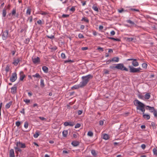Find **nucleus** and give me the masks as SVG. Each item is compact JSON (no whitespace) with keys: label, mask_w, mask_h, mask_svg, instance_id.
<instances>
[{"label":"nucleus","mask_w":157,"mask_h":157,"mask_svg":"<svg viewBox=\"0 0 157 157\" xmlns=\"http://www.w3.org/2000/svg\"><path fill=\"white\" fill-rule=\"evenodd\" d=\"M68 134V130H64L62 132L63 136L64 137H66L67 136V135Z\"/></svg>","instance_id":"nucleus-19"},{"label":"nucleus","mask_w":157,"mask_h":157,"mask_svg":"<svg viewBox=\"0 0 157 157\" xmlns=\"http://www.w3.org/2000/svg\"><path fill=\"white\" fill-rule=\"evenodd\" d=\"M19 146V147L23 148H25L26 147L25 144L22 143L20 142Z\"/></svg>","instance_id":"nucleus-26"},{"label":"nucleus","mask_w":157,"mask_h":157,"mask_svg":"<svg viewBox=\"0 0 157 157\" xmlns=\"http://www.w3.org/2000/svg\"><path fill=\"white\" fill-rule=\"evenodd\" d=\"M140 110L142 112V114L143 115H144V114H145L144 113V112L145 111V107H144L143 109H141Z\"/></svg>","instance_id":"nucleus-57"},{"label":"nucleus","mask_w":157,"mask_h":157,"mask_svg":"<svg viewBox=\"0 0 157 157\" xmlns=\"http://www.w3.org/2000/svg\"><path fill=\"white\" fill-rule=\"evenodd\" d=\"M91 153L94 156L96 157L97 156V154L96 152L95 151L94 149H92L91 150Z\"/></svg>","instance_id":"nucleus-30"},{"label":"nucleus","mask_w":157,"mask_h":157,"mask_svg":"<svg viewBox=\"0 0 157 157\" xmlns=\"http://www.w3.org/2000/svg\"><path fill=\"white\" fill-rule=\"evenodd\" d=\"M130 10L133 11H135L137 12H139V10L138 9H133V8H131L130 9Z\"/></svg>","instance_id":"nucleus-56"},{"label":"nucleus","mask_w":157,"mask_h":157,"mask_svg":"<svg viewBox=\"0 0 157 157\" xmlns=\"http://www.w3.org/2000/svg\"><path fill=\"white\" fill-rule=\"evenodd\" d=\"M40 85L42 87H44V80L43 79H41L40 80Z\"/></svg>","instance_id":"nucleus-36"},{"label":"nucleus","mask_w":157,"mask_h":157,"mask_svg":"<svg viewBox=\"0 0 157 157\" xmlns=\"http://www.w3.org/2000/svg\"><path fill=\"white\" fill-rule=\"evenodd\" d=\"M8 34V31L6 30L2 32V37L3 40H6L7 38Z\"/></svg>","instance_id":"nucleus-6"},{"label":"nucleus","mask_w":157,"mask_h":157,"mask_svg":"<svg viewBox=\"0 0 157 157\" xmlns=\"http://www.w3.org/2000/svg\"><path fill=\"white\" fill-rule=\"evenodd\" d=\"M87 135L88 136H92L93 135V133L91 131H89L87 133Z\"/></svg>","instance_id":"nucleus-37"},{"label":"nucleus","mask_w":157,"mask_h":157,"mask_svg":"<svg viewBox=\"0 0 157 157\" xmlns=\"http://www.w3.org/2000/svg\"><path fill=\"white\" fill-rule=\"evenodd\" d=\"M114 65H116V69H117L120 70L122 71H128V69L124 66L123 63H120Z\"/></svg>","instance_id":"nucleus-3"},{"label":"nucleus","mask_w":157,"mask_h":157,"mask_svg":"<svg viewBox=\"0 0 157 157\" xmlns=\"http://www.w3.org/2000/svg\"><path fill=\"white\" fill-rule=\"evenodd\" d=\"M118 11L119 13H121L125 11V10H124L123 8H121L120 10L118 9Z\"/></svg>","instance_id":"nucleus-49"},{"label":"nucleus","mask_w":157,"mask_h":157,"mask_svg":"<svg viewBox=\"0 0 157 157\" xmlns=\"http://www.w3.org/2000/svg\"><path fill=\"white\" fill-rule=\"evenodd\" d=\"M79 142L77 141H73L72 142L71 144L74 147H76L79 145Z\"/></svg>","instance_id":"nucleus-15"},{"label":"nucleus","mask_w":157,"mask_h":157,"mask_svg":"<svg viewBox=\"0 0 157 157\" xmlns=\"http://www.w3.org/2000/svg\"><path fill=\"white\" fill-rule=\"evenodd\" d=\"M143 118L146 120H149L150 118V116L149 115L145 114L143 115Z\"/></svg>","instance_id":"nucleus-17"},{"label":"nucleus","mask_w":157,"mask_h":157,"mask_svg":"<svg viewBox=\"0 0 157 157\" xmlns=\"http://www.w3.org/2000/svg\"><path fill=\"white\" fill-rule=\"evenodd\" d=\"M88 49V48L87 47H83L81 48V49L83 50H85Z\"/></svg>","instance_id":"nucleus-61"},{"label":"nucleus","mask_w":157,"mask_h":157,"mask_svg":"<svg viewBox=\"0 0 157 157\" xmlns=\"http://www.w3.org/2000/svg\"><path fill=\"white\" fill-rule=\"evenodd\" d=\"M32 76L34 78H41V76L38 73H36L35 75H33Z\"/></svg>","instance_id":"nucleus-28"},{"label":"nucleus","mask_w":157,"mask_h":157,"mask_svg":"<svg viewBox=\"0 0 157 157\" xmlns=\"http://www.w3.org/2000/svg\"><path fill=\"white\" fill-rule=\"evenodd\" d=\"M21 61L20 58H13V62L12 63L14 65L16 66L17 65L19 62Z\"/></svg>","instance_id":"nucleus-8"},{"label":"nucleus","mask_w":157,"mask_h":157,"mask_svg":"<svg viewBox=\"0 0 157 157\" xmlns=\"http://www.w3.org/2000/svg\"><path fill=\"white\" fill-rule=\"evenodd\" d=\"M147 63H144L142 64V67L145 69L147 68Z\"/></svg>","instance_id":"nucleus-41"},{"label":"nucleus","mask_w":157,"mask_h":157,"mask_svg":"<svg viewBox=\"0 0 157 157\" xmlns=\"http://www.w3.org/2000/svg\"><path fill=\"white\" fill-rule=\"evenodd\" d=\"M6 9L5 8H4L2 10V16L4 17H5L6 16Z\"/></svg>","instance_id":"nucleus-25"},{"label":"nucleus","mask_w":157,"mask_h":157,"mask_svg":"<svg viewBox=\"0 0 157 157\" xmlns=\"http://www.w3.org/2000/svg\"><path fill=\"white\" fill-rule=\"evenodd\" d=\"M104 74H109V71L107 69H104Z\"/></svg>","instance_id":"nucleus-45"},{"label":"nucleus","mask_w":157,"mask_h":157,"mask_svg":"<svg viewBox=\"0 0 157 157\" xmlns=\"http://www.w3.org/2000/svg\"><path fill=\"white\" fill-rule=\"evenodd\" d=\"M97 49L100 52H103L104 51V49L100 47H98L97 48Z\"/></svg>","instance_id":"nucleus-39"},{"label":"nucleus","mask_w":157,"mask_h":157,"mask_svg":"<svg viewBox=\"0 0 157 157\" xmlns=\"http://www.w3.org/2000/svg\"><path fill=\"white\" fill-rule=\"evenodd\" d=\"M83 86H82L81 84L80 83V84L78 85H75L74 86H73L71 88V89L72 90L73 89H77L79 88H82Z\"/></svg>","instance_id":"nucleus-12"},{"label":"nucleus","mask_w":157,"mask_h":157,"mask_svg":"<svg viewBox=\"0 0 157 157\" xmlns=\"http://www.w3.org/2000/svg\"><path fill=\"white\" fill-rule=\"evenodd\" d=\"M61 56L62 59H64L66 58V56L64 53H62L61 54Z\"/></svg>","instance_id":"nucleus-53"},{"label":"nucleus","mask_w":157,"mask_h":157,"mask_svg":"<svg viewBox=\"0 0 157 157\" xmlns=\"http://www.w3.org/2000/svg\"><path fill=\"white\" fill-rule=\"evenodd\" d=\"M69 16V15L68 14H63L62 15V17H67Z\"/></svg>","instance_id":"nucleus-62"},{"label":"nucleus","mask_w":157,"mask_h":157,"mask_svg":"<svg viewBox=\"0 0 157 157\" xmlns=\"http://www.w3.org/2000/svg\"><path fill=\"white\" fill-rule=\"evenodd\" d=\"M146 109H148L151 112H153L155 110L154 107H151L149 105L147 106Z\"/></svg>","instance_id":"nucleus-11"},{"label":"nucleus","mask_w":157,"mask_h":157,"mask_svg":"<svg viewBox=\"0 0 157 157\" xmlns=\"http://www.w3.org/2000/svg\"><path fill=\"white\" fill-rule=\"evenodd\" d=\"M127 61L133 60L132 62V64L134 67H137L139 66V63L137 62L136 59H127Z\"/></svg>","instance_id":"nucleus-5"},{"label":"nucleus","mask_w":157,"mask_h":157,"mask_svg":"<svg viewBox=\"0 0 157 157\" xmlns=\"http://www.w3.org/2000/svg\"><path fill=\"white\" fill-rule=\"evenodd\" d=\"M81 126V124H80L77 123L75 125V128H79Z\"/></svg>","instance_id":"nucleus-50"},{"label":"nucleus","mask_w":157,"mask_h":157,"mask_svg":"<svg viewBox=\"0 0 157 157\" xmlns=\"http://www.w3.org/2000/svg\"><path fill=\"white\" fill-rule=\"evenodd\" d=\"M134 39L133 38H128V37L127 39V41L128 42L132 41Z\"/></svg>","instance_id":"nucleus-42"},{"label":"nucleus","mask_w":157,"mask_h":157,"mask_svg":"<svg viewBox=\"0 0 157 157\" xmlns=\"http://www.w3.org/2000/svg\"><path fill=\"white\" fill-rule=\"evenodd\" d=\"M93 77V75L90 74H89L85 76H83L82 77V81L80 83L83 87L86 85L90 79L92 78Z\"/></svg>","instance_id":"nucleus-1"},{"label":"nucleus","mask_w":157,"mask_h":157,"mask_svg":"<svg viewBox=\"0 0 157 157\" xmlns=\"http://www.w3.org/2000/svg\"><path fill=\"white\" fill-rule=\"evenodd\" d=\"M153 151L154 153V154L155 155L157 156V150L155 148H154L153 149Z\"/></svg>","instance_id":"nucleus-38"},{"label":"nucleus","mask_w":157,"mask_h":157,"mask_svg":"<svg viewBox=\"0 0 157 157\" xmlns=\"http://www.w3.org/2000/svg\"><path fill=\"white\" fill-rule=\"evenodd\" d=\"M112 62H117L119 61V58L118 57H114L111 59Z\"/></svg>","instance_id":"nucleus-20"},{"label":"nucleus","mask_w":157,"mask_h":157,"mask_svg":"<svg viewBox=\"0 0 157 157\" xmlns=\"http://www.w3.org/2000/svg\"><path fill=\"white\" fill-rule=\"evenodd\" d=\"M75 124V123L72 122H65L64 123V125L65 126H73Z\"/></svg>","instance_id":"nucleus-10"},{"label":"nucleus","mask_w":157,"mask_h":157,"mask_svg":"<svg viewBox=\"0 0 157 157\" xmlns=\"http://www.w3.org/2000/svg\"><path fill=\"white\" fill-rule=\"evenodd\" d=\"M17 92V87H12L11 89V92L12 94H14Z\"/></svg>","instance_id":"nucleus-16"},{"label":"nucleus","mask_w":157,"mask_h":157,"mask_svg":"<svg viewBox=\"0 0 157 157\" xmlns=\"http://www.w3.org/2000/svg\"><path fill=\"white\" fill-rule=\"evenodd\" d=\"M153 114L155 117L157 118V110H155L153 112Z\"/></svg>","instance_id":"nucleus-51"},{"label":"nucleus","mask_w":157,"mask_h":157,"mask_svg":"<svg viewBox=\"0 0 157 157\" xmlns=\"http://www.w3.org/2000/svg\"><path fill=\"white\" fill-rule=\"evenodd\" d=\"M82 110H78V115H81L82 113Z\"/></svg>","instance_id":"nucleus-63"},{"label":"nucleus","mask_w":157,"mask_h":157,"mask_svg":"<svg viewBox=\"0 0 157 157\" xmlns=\"http://www.w3.org/2000/svg\"><path fill=\"white\" fill-rule=\"evenodd\" d=\"M29 38L26 39L24 41L25 43L26 44H28L29 41Z\"/></svg>","instance_id":"nucleus-44"},{"label":"nucleus","mask_w":157,"mask_h":157,"mask_svg":"<svg viewBox=\"0 0 157 157\" xmlns=\"http://www.w3.org/2000/svg\"><path fill=\"white\" fill-rule=\"evenodd\" d=\"M40 135L39 132L36 131L35 134L33 135V136L35 138H37Z\"/></svg>","instance_id":"nucleus-31"},{"label":"nucleus","mask_w":157,"mask_h":157,"mask_svg":"<svg viewBox=\"0 0 157 157\" xmlns=\"http://www.w3.org/2000/svg\"><path fill=\"white\" fill-rule=\"evenodd\" d=\"M20 124H21V122L20 121H17L16 123V125L18 127L20 126Z\"/></svg>","instance_id":"nucleus-55"},{"label":"nucleus","mask_w":157,"mask_h":157,"mask_svg":"<svg viewBox=\"0 0 157 157\" xmlns=\"http://www.w3.org/2000/svg\"><path fill=\"white\" fill-rule=\"evenodd\" d=\"M81 21H83L87 23H88L89 22V20L86 17H83L81 20Z\"/></svg>","instance_id":"nucleus-27"},{"label":"nucleus","mask_w":157,"mask_h":157,"mask_svg":"<svg viewBox=\"0 0 157 157\" xmlns=\"http://www.w3.org/2000/svg\"><path fill=\"white\" fill-rule=\"evenodd\" d=\"M75 10V7L74 6L72 7L70 9V10L72 12H74Z\"/></svg>","instance_id":"nucleus-60"},{"label":"nucleus","mask_w":157,"mask_h":157,"mask_svg":"<svg viewBox=\"0 0 157 157\" xmlns=\"http://www.w3.org/2000/svg\"><path fill=\"white\" fill-rule=\"evenodd\" d=\"M142 149L143 150L146 147V146L145 144H142L141 146Z\"/></svg>","instance_id":"nucleus-59"},{"label":"nucleus","mask_w":157,"mask_h":157,"mask_svg":"<svg viewBox=\"0 0 157 157\" xmlns=\"http://www.w3.org/2000/svg\"><path fill=\"white\" fill-rule=\"evenodd\" d=\"M109 68L114 70L116 69V65L115 66H111L109 67Z\"/></svg>","instance_id":"nucleus-43"},{"label":"nucleus","mask_w":157,"mask_h":157,"mask_svg":"<svg viewBox=\"0 0 157 157\" xmlns=\"http://www.w3.org/2000/svg\"><path fill=\"white\" fill-rule=\"evenodd\" d=\"M32 60L33 63L34 64L39 63L40 62V59L39 57H37L36 58H33L32 57Z\"/></svg>","instance_id":"nucleus-9"},{"label":"nucleus","mask_w":157,"mask_h":157,"mask_svg":"<svg viewBox=\"0 0 157 157\" xmlns=\"http://www.w3.org/2000/svg\"><path fill=\"white\" fill-rule=\"evenodd\" d=\"M10 157H14L15 155L14 154V150L13 149H11L9 152Z\"/></svg>","instance_id":"nucleus-14"},{"label":"nucleus","mask_w":157,"mask_h":157,"mask_svg":"<svg viewBox=\"0 0 157 157\" xmlns=\"http://www.w3.org/2000/svg\"><path fill=\"white\" fill-rule=\"evenodd\" d=\"M20 80L21 81L23 80L25 76V75L24 74L23 72L22 71H21L20 73Z\"/></svg>","instance_id":"nucleus-13"},{"label":"nucleus","mask_w":157,"mask_h":157,"mask_svg":"<svg viewBox=\"0 0 157 157\" xmlns=\"http://www.w3.org/2000/svg\"><path fill=\"white\" fill-rule=\"evenodd\" d=\"M12 102L10 101L9 103H7L6 105V108L7 109L9 108L11 105L12 104Z\"/></svg>","instance_id":"nucleus-29"},{"label":"nucleus","mask_w":157,"mask_h":157,"mask_svg":"<svg viewBox=\"0 0 157 157\" xmlns=\"http://www.w3.org/2000/svg\"><path fill=\"white\" fill-rule=\"evenodd\" d=\"M126 21L127 22L131 24L132 25H133L135 24L133 22L130 20H127Z\"/></svg>","instance_id":"nucleus-35"},{"label":"nucleus","mask_w":157,"mask_h":157,"mask_svg":"<svg viewBox=\"0 0 157 157\" xmlns=\"http://www.w3.org/2000/svg\"><path fill=\"white\" fill-rule=\"evenodd\" d=\"M28 20H29L30 22H31L33 20V17L32 16L29 17L28 19Z\"/></svg>","instance_id":"nucleus-58"},{"label":"nucleus","mask_w":157,"mask_h":157,"mask_svg":"<svg viewBox=\"0 0 157 157\" xmlns=\"http://www.w3.org/2000/svg\"><path fill=\"white\" fill-rule=\"evenodd\" d=\"M46 36L49 38H50L51 39H53L54 38V36L53 35H51V36L47 35Z\"/></svg>","instance_id":"nucleus-40"},{"label":"nucleus","mask_w":157,"mask_h":157,"mask_svg":"<svg viewBox=\"0 0 157 157\" xmlns=\"http://www.w3.org/2000/svg\"><path fill=\"white\" fill-rule=\"evenodd\" d=\"M24 101L26 104H28L30 102V100L29 99H26L24 100Z\"/></svg>","instance_id":"nucleus-47"},{"label":"nucleus","mask_w":157,"mask_h":157,"mask_svg":"<svg viewBox=\"0 0 157 157\" xmlns=\"http://www.w3.org/2000/svg\"><path fill=\"white\" fill-rule=\"evenodd\" d=\"M11 14L12 16H15L16 14V10L15 8L13 9L12 12Z\"/></svg>","instance_id":"nucleus-33"},{"label":"nucleus","mask_w":157,"mask_h":157,"mask_svg":"<svg viewBox=\"0 0 157 157\" xmlns=\"http://www.w3.org/2000/svg\"><path fill=\"white\" fill-rule=\"evenodd\" d=\"M31 10L30 9H27V10L26 13L30 15L31 13Z\"/></svg>","instance_id":"nucleus-48"},{"label":"nucleus","mask_w":157,"mask_h":157,"mask_svg":"<svg viewBox=\"0 0 157 157\" xmlns=\"http://www.w3.org/2000/svg\"><path fill=\"white\" fill-rule=\"evenodd\" d=\"M103 139L105 140H107L109 139V136L106 134H104L103 135Z\"/></svg>","instance_id":"nucleus-18"},{"label":"nucleus","mask_w":157,"mask_h":157,"mask_svg":"<svg viewBox=\"0 0 157 157\" xmlns=\"http://www.w3.org/2000/svg\"><path fill=\"white\" fill-rule=\"evenodd\" d=\"M28 124L27 122L26 121L25 123L24 126L25 128H27L28 127Z\"/></svg>","instance_id":"nucleus-52"},{"label":"nucleus","mask_w":157,"mask_h":157,"mask_svg":"<svg viewBox=\"0 0 157 157\" xmlns=\"http://www.w3.org/2000/svg\"><path fill=\"white\" fill-rule=\"evenodd\" d=\"M74 62V61L72 60H66L64 61L65 63H68V62L72 63V62Z\"/></svg>","instance_id":"nucleus-46"},{"label":"nucleus","mask_w":157,"mask_h":157,"mask_svg":"<svg viewBox=\"0 0 157 157\" xmlns=\"http://www.w3.org/2000/svg\"><path fill=\"white\" fill-rule=\"evenodd\" d=\"M108 38L109 39L113 40L114 41H121V40L119 39H118V38H115L113 37H108Z\"/></svg>","instance_id":"nucleus-23"},{"label":"nucleus","mask_w":157,"mask_h":157,"mask_svg":"<svg viewBox=\"0 0 157 157\" xmlns=\"http://www.w3.org/2000/svg\"><path fill=\"white\" fill-rule=\"evenodd\" d=\"M42 70L45 73H47L48 71V68L45 66H43L42 67Z\"/></svg>","instance_id":"nucleus-21"},{"label":"nucleus","mask_w":157,"mask_h":157,"mask_svg":"<svg viewBox=\"0 0 157 157\" xmlns=\"http://www.w3.org/2000/svg\"><path fill=\"white\" fill-rule=\"evenodd\" d=\"M92 9L95 11H97V12H98V8L96 6H95L94 5L93 6H92Z\"/></svg>","instance_id":"nucleus-34"},{"label":"nucleus","mask_w":157,"mask_h":157,"mask_svg":"<svg viewBox=\"0 0 157 157\" xmlns=\"http://www.w3.org/2000/svg\"><path fill=\"white\" fill-rule=\"evenodd\" d=\"M17 79V74L16 72L12 74L11 77H10V80L12 82H13L15 81Z\"/></svg>","instance_id":"nucleus-7"},{"label":"nucleus","mask_w":157,"mask_h":157,"mask_svg":"<svg viewBox=\"0 0 157 157\" xmlns=\"http://www.w3.org/2000/svg\"><path fill=\"white\" fill-rule=\"evenodd\" d=\"M133 102L135 105L136 106L137 110H140L141 109L145 107V105L144 103L137 99H135Z\"/></svg>","instance_id":"nucleus-2"},{"label":"nucleus","mask_w":157,"mask_h":157,"mask_svg":"<svg viewBox=\"0 0 157 157\" xmlns=\"http://www.w3.org/2000/svg\"><path fill=\"white\" fill-rule=\"evenodd\" d=\"M138 97L141 99H144V96L142 95L141 93H139V94H138Z\"/></svg>","instance_id":"nucleus-32"},{"label":"nucleus","mask_w":157,"mask_h":157,"mask_svg":"<svg viewBox=\"0 0 157 157\" xmlns=\"http://www.w3.org/2000/svg\"><path fill=\"white\" fill-rule=\"evenodd\" d=\"M128 67L129 68V71L130 73H139L140 72V70H142L140 67L136 68L130 65H129Z\"/></svg>","instance_id":"nucleus-4"},{"label":"nucleus","mask_w":157,"mask_h":157,"mask_svg":"<svg viewBox=\"0 0 157 157\" xmlns=\"http://www.w3.org/2000/svg\"><path fill=\"white\" fill-rule=\"evenodd\" d=\"M78 37L79 38H84V36L81 34L79 33L78 35Z\"/></svg>","instance_id":"nucleus-54"},{"label":"nucleus","mask_w":157,"mask_h":157,"mask_svg":"<svg viewBox=\"0 0 157 157\" xmlns=\"http://www.w3.org/2000/svg\"><path fill=\"white\" fill-rule=\"evenodd\" d=\"M104 122L102 121H99V124L100 125H102L103 124Z\"/></svg>","instance_id":"nucleus-64"},{"label":"nucleus","mask_w":157,"mask_h":157,"mask_svg":"<svg viewBox=\"0 0 157 157\" xmlns=\"http://www.w3.org/2000/svg\"><path fill=\"white\" fill-rule=\"evenodd\" d=\"M14 148L15 149L16 153L17 154H18V151L21 152L22 151L21 150V149H20V148H19V147H14Z\"/></svg>","instance_id":"nucleus-24"},{"label":"nucleus","mask_w":157,"mask_h":157,"mask_svg":"<svg viewBox=\"0 0 157 157\" xmlns=\"http://www.w3.org/2000/svg\"><path fill=\"white\" fill-rule=\"evenodd\" d=\"M150 96L149 93H147L145 95L144 98L146 99H148L150 98Z\"/></svg>","instance_id":"nucleus-22"}]
</instances>
